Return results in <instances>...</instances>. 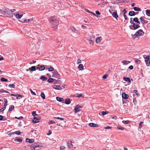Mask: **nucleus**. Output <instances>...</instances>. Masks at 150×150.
<instances>
[{
	"label": "nucleus",
	"mask_w": 150,
	"mask_h": 150,
	"mask_svg": "<svg viewBox=\"0 0 150 150\" xmlns=\"http://www.w3.org/2000/svg\"><path fill=\"white\" fill-rule=\"evenodd\" d=\"M46 69H48L49 71H52L54 70V68L51 67L48 68H46Z\"/></svg>",
	"instance_id": "f704fd0d"
},
{
	"label": "nucleus",
	"mask_w": 150,
	"mask_h": 150,
	"mask_svg": "<svg viewBox=\"0 0 150 150\" xmlns=\"http://www.w3.org/2000/svg\"><path fill=\"white\" fill-rule=\"evenodd\" d=\"M85 11L86 12H88V13H92V14H93V15H94V13H93V12H91L90 11L88 10L87 9H86L85 10Z\"/></svg>",
	"instance_id": "603ef678"
},
{
	"label": "nucleus",
	"mask_w": 150,
	"mask_h": 150,
	"mask_svg": "<svg viewBox=\"0 0 150 150\" xmlns=\"http://www.w3.org/2000/svg\"><path fill=\"white\" fill-rule=\"evenodd\" d=\"M134 21H132V18H130V23L131 24L133 25V24L134 23Z\"/></svg>",
	"instance_id": "5fc2aeb1"
},
{
	"label": "nucleus",
	"mask_w": 150,
	"mask_h": 150,
	"mask_svg": "<svg viewBox=\"0 0 150 150\" xmlns=\"http://www.w3.org/2000/svg\"><path fill=\"white\" fill-rule=\"evenodd\" d=\"M32 114L33 116L34 117H35V116H37L38 115L36 114V112L35 111L32 112Z\"/></svg>",
	"instance_id": "ea45409f"
},
{
	"label": "nucleus",
	"mask_w": 150,
	"mask_h": 150,
	"mask_svg": "<svg viewBox=\"0 0 150 150\" xmlns=\"http://www.w3.org/2000/svg\"><path fill=\"white\" fill-rule=\"evenodd\" d=\"M30 91L32 94L34 95H36V94H35V93L34 92H33L31 89H30Z\"/></svg>",
	"instance_id": "3c124183"
},
{
	"label": "nucleus",
	"mask_w": 150,
	"mask_h": 150,
	"mask_svg": "<svg viewBox=\"0 0 150 150\" xmlns=\"http://www.w3.org/2000/svg\"><path fill=\"white\" fill-rule=\"evenodd\" d=\"M26 142H29V143H33L34 142V139H29L28 138H27L25 140Z\"/></svg>",
	"instance_id": "4468645a"
},
{
	"label": "nucleus",
	"mask_w": 150,
	"mask_h": 150,
	"mask_svg": "<svg viewBox=\"0 0 150 150\" xmlns=\"http://www.w3.org/2000/svg\"><path fill=\"white\" fill-rule=\"evenodd\" d=\"M29 69L31 71H35L36 70V67L32 66L31 67L29 68Z\"/></svg>",
	"instance_id": "b1692460"
},
{
	"label": "nucleus",
	"mask_w": 150,
	"mask_h": 150,
	"mask_svg": "<svg viewBox=\"0 0 150 150\" xmlns=\"http://www.w3.org/2000/svg\"><path fill=\"white\" fill-rule=\"evenodd\" d=\"M16 18L19 19L21 18L23 16L22 15H20L19 14H16L15 16Z\"/></svg>",
	"instance_id": "c756f323"
},
{
	"label": "nucleus",
	"mask_w": 150,
	"mask_h": 150,
	"mask_svg": "<svg viewBox=\"0 0 150 150\" xmlns=\"http://www.w3.org/2000/svg\"><path fill=\"white\" fill-rule=\"evenodd\" d=\"M112 16L115 18L117 20V18L118 17V15L117 14L116 12H114L112 14Z\"/></svg>",
	"instance_id": "dca6fc26"
},
{
	"label": "nucleus",
	"mask_w": 150,
	"mask_h": 150,
	"mask_svg": "<svg viewBox=\"0 0 150 150\" xmlns=\"http://www.w3.org/2000/svg\"><path fill=\"white\" fill-rule=\"evenodd\" d=\"M81 62V60L79 59H78L77 60V64H78Z\"/></svg>",
	"instance_id": "864d4df0"
},
{
	"label": "nucleus",
	"mask_w": 150,
	"mask_h": 150,
	"mask_svg": "<svg viewBox=\"0 0 150 150\" xmlns=\"http://www.w3.org/2000/svg\"><path fill=\"white\" fill-rule=\"evenodd\" d=\"M112 127H109L108 126L105 127V129H111Z\"/></svg>",
	"instance_id": "13d9d810"
},
{
	"label": "nucleus",
	"mask_w": 150,
	"mask_h": 150,
	"mask_svg": "<svg viewBox=\"0 0 150 150\" xmlns=\"http://www.w3.org/2000/svg\"><path fill=\"white\" fill-rule=\"evenodd\" d=\"M145 17H144L141 16L139 18V20L142 23V24L144 25L145 24H146L148 23V21H147L145 20L144 19Z\"/></svg>",
	"instance_id": "423d86ee"
},
{
	"label": "nucleus",
	"mask_w": 150,
	"mask_h": 150,
	"mask_svg": "<svg viewBox=\"0 0 150 150\" xmlns=\"http://www.w3.org/2000/svg\"><path fill=\"white\" fill-rule=\"evenodd\" d=\"M122 122L125 124H127L129 122V121L128 120H123L122 121Z\"/></svg>",
	"instance_id": "a19ab883"
},
{
	"label": "nucleus",
	"mask_w": 150,
	"mask_h": 150,
	"mask_svg": "<svg viewBox=\"0 0 150 150\" xmlns=\"http://www.w3.org/2000/svg\"><path fill=\"white\" fill-rule=\"evenodd\" d=\"M143 122H141L139 124V127H138V128H141L142 127V124L143 123Z\"/></svg>",
	"instance_id": "09e8293b"
},
{
	"label": "nucleus",
	"mask_w": 150,
	"mask_h": 150,
	"mask_svg": "<svg viewBox=\"0 0 150 150\" xmlns=\"http://www.w3.org/2000/svg\"><path fill=\"white\" fill-rule=\"evenodd\" d=\"M129 68L131 69H132L133 68V67L132 65H131L129 67Z\"/></svg>",
	"instance_id": "774afa93"
},
{
	"label": "nucleus",
	"mask_w": 150,
	"mask_h": 150,
	"mask_svg": "<svg viewBox=\"0 0 150 150\" xmlns=\"http://www.w3.org/2000/svg\"><path fill=\"white\" fill-rule=\"evenodd\" d=\"M14 141L16 142H21L22 141V140L21 139L18 138L15 139Z\"/></svg>",
	"instance_id": "58836bf2"
},
{
	"label": "nucleus",
	"mask_w": 150,
	"mask_h": 150,
	"mask_svg": "<svg viewBox=\"0 0 150 150\" xmlns=\"http://www.w3.org/2000/svg\"><path fill=\"white\" fill-rule=\"evenodd\" d=\"M144 58L145 59V63L150 60V57L149 56H144Z\"/></svg>",
	"instance_id": "412c9836"
},
{
	"label": "nucleus",
	"mask_w": 150,
	"mask_h": 150,
	"mask_svg": "<svg viewBox=\"0 0 150 150\" xmlns=\"http://www.w3.org/2000/svg\"><path fill=\"white\" fill-rule=\"evenodd\" d=\"M39 119H37L36 117H34V118L33 120V122L34 123H37L39 122Z\"/></svg>",
	"instance_id": "aec40b11"
},
{
	"label": "nucleus",
	"mask_w": 150,
	"mask_h": 150,
	"mask_svg": "<svg viewBox=\"0 0 150 150\" xmlns=\"http://www.w3.org/2000/svg\"><path fill=\"white\" fill-rule=\"evenodd\" d=\"M102 40V38L101 37L97 38L96 40V43H99Z\"/></svg>",
	"instance_id": "ddd939ff"
},
{
	"label": "nucleus",
	"mask_w": 150,
	"mask_h": 150,
	"mask_svg": "<svg viewBox=\"0 0 150 150\" xmlns=\"http://www.w3.org/2000/svg\"><path fill=\"white\" fill-rule=\"evenodd\" d=\"M133 8L134 10L136 11H141V9L139 8L134 7Z\"/></svg>",
	"instance_id": "cd10ccee"
},
{
	"label": "nucleus",
	"mask_w": 150,
	"mask_h": 150,
	"mask_svg": "<svg viewBox=\"0 0 150 150\" xmlns=\"http://www.w3.org/2000/svg\"><path fill=\"white\" fill-rule=\"evenodd\" d=\"M14 105H10L9 107V108L8 109V111H11L12 110V109H14Z\"/></svg>",
	"instance_id": "c9c22d12"
},
{
	"label": "nucleus",
	"mask_w": 150,
	"mask_h": 150,
	"mask_svg": "<svg viewBox=\"0 0 150 150\" xmlns=\"http://www.w3.org/2000/svg\"><path fill=\"white\" fill-rule=\"evenodd\" d=\"M145 63H146V66H150V60H149L148 61H147Z\"/></svg>",
	"instance_id": "79ce46f5"
},
{
	"label": "nucleus",
	"mask_w": 150,
	"mask_h": 150,
	"mask_svg": "<svg viewBox=\"0 0 150 150\" xmlns=\"http://www.w3.org/2000/svg\"><path fill=\"white\" fill-rule=\"evenodd\" d=\"M4 101H5V103H4V107L0 109V112L3 111L5 109L7 105V102H8L7 100L6 99H5L4 100Z\"/></svg>",
	"instance_id": "0eeeda50"
},
{
	"label": "nucleus",
	"mask_w": 150,
	"mask_h": 150,
	"mask_svg": "<svg viewBox=\"0 0 150 150\" xmlns=\"http://www.w3.org/2000/svg\"><path fill=\"white\" fill-rule=\"evenodd\" d=\"M122 98L125 99H127L129 97L125 93L122 94Z\"/></svg>",
	"instance_id": "6ab92c4d"
},
{
	"label": "nucleus",
	"mask_w": 150,
	"mask_h": 150,
	"mask_svg": "<svg viewBox=\"0 0 150 150\" xmlns=\"http://www.w3.org/2000/svg\"><path fill=\"white\" fill-rule=\"evenodd\" d=\"M100 113L103 116L106 115V114H108L109 112L107 111H102L100 112Z\"/></svg>",
	"instance_id": "c85d7f7f"
},
{
	"label": "nucleus",
	"mask_w": 150,
	"mask_h": 150,
	"mask_svg": "<svg viewBox=\"0 0 150 150\" xmlns=\"http://www.w3.org/2000/svg\"><path fill=\"white\" fill-rule=\"evenodd\" d=\"M132 27L134 28V29L135 30L139 28L140 26L139 25H136L134 23L132 25Z\"/></svg>",
	"instance_id": "2eb2a0df"
},
{
	"label": "nucleus",
	"mask_w": 150,
	"mask_h": 150,
	"mask_svg": "<svg viewBox=\"0 0 150 150\" xmlns=\"http://www.w3.org/2000/svg\"><path fill=\"white\" fill-rule=\"evenodd\" d=\"M54 123V122L52 120L50 121L49 122V125H51V124H53Z\"/></svg>",
	"instance_id": "4d7b16f0"
},
{
	"label": "nucleus",
	"mask_w": 150,
	"mask_h": 150,
	"mask_svg": "<svg viewBox=\"0 0 150 150\" xmlns=\"http://www.w3.org/2000/svg\"><path fill=\"white\" fill-rule=\"evenodd\" d=\"M11 96L17 97V99L18 98V97H20L21 98H22L23 97V96L22 95H20L19 94H11Z\"/></svg>",
	"instance_id": "393cba45"
},
{
	"label": "nucleus",
	"mask_w": 150,
	"mask_h": 150,
	"mask_svg": "<svg viewBox=\"0 0 150 150\" xmlns=\"http://www.w3.org/2000/svg\"><path fill=\"white\" fill-rule=\"evenodd\" d=\"M133 20V21L136 23H137L139 21L138 18L137 17L134 18Z\"/></svg>",
	"instance_id": "a18cd8bd"
},
{
	"label": "nucleus",
	"mask_w": 150,
	"mask_h": 150,
	"mask_svg": "<svg viewBox=\"0 0 150 150\" xmlns=\"http://www.w3.org/2000/svg\"><path fill=\"white\" fill-rule=\"evenodd\" d=\"M123 80L126 81V82H130V79L128 77H124Z\"/></svg>",
	"instance_id": "a878e982"
},
{
	"label": "nucleus",
	"mask_w": 150,
	"mask_h": 150,
	"mask_svg": "<svg viewBox=\"0 0 150 150\" xmlns=\"http://www.w3.org/2000/svg\"><path fill=\"white\" fill-rule=\"evenodd\" d=\"M40 79L43 81H45L47 80V78L44 76H42L40 77Z\"/></svg>",
	"instance_id": "bb28decb"
},
{
	"label": "nucleus",
	"mask_w": 150,
	"mask_h": 150,
	"mask_svg": "<svg viewBox=\"0 0 150 150\" xmlns=\"http://www.w3.org/2000/svg\"><path fill=\"white\" fill-rule=\"evenodd\" d=\"M144 33V32L142 30L140 29L138 30L133 36H132V35L133 38L134 39L135 38H138L139 36L143 35Z\"/></svg>",
	"instance_id": "f03ea898"
},
{
	"label": "nucleus",
	"mask_w": 150,
	"mask_h": 150,
	"mask_svg": "<svg viewBox=\"0 0 150 150\" xmlns=\"http://www.w3.org/2000/svg\"><path fill=\"white\" fill-rule=\"evenodd\" d=\"M81 107L80 106L78 105H77L74 108V111L75 113H77L80 110L79 109L81 108Z\"/></svg>",
	"instance_id": "9d476101"
},
{
	"label": "nucleus",
	"mask_w": 150,
	"mask_h": 150,
	"mask_svg": "<svg viewBox=\"0 0 150 150\" xmlns=\"http://www.w3.org/2000/svg\"><path fill=\"white\" fill-rule=\"evenodd\" d=\"M89 125L91 127H94V123H90L89 124Z\"/></svg>",
	"instance_id": "bf43d9fd"
},
{
	"label": "nucleus",
	"mask_w": 150,
	"mask_h": 150,
	"mask_svg": "<svg viewBox=\"0 0 150 150\" xmlns=\"http://www.w3.org/2000/svg\"><path fill=\"white\" fill-rule=\"evenodd\" d=\"M9 87H11V88H14V87H15V86L14 84H10L9 85Z\"/></svg>",
	"instance_id": "c03bdc74"
},
{
	"label": "nucleus",
	"mask_w": 150,
	"mask_h": 150,
	"mask_svg": "<svg viewBox=\"0 0 150 150\" xmlns=\"http://www.w3.org/2000/svg\"><path fill=\"white\" fill-rule=\"evenodd\" d=\"M73 142L71 141L68 142L67 143V146L68 148H72L73 145L72 144Z\"/></svg>",
	"instance_id": "1a4fd4ad"
},
{
	"label": "nucleus",
	"mask_w": 150,
	"mask_h": 150,
	"mask_svg": "<svg viewBox=\"0 0 150 150\" xmlns=\"http://www.w3.org/2000/svg\"><path fill=\"white\" fill-rule=\"evenodd\" d=\"M129 15L130 16H133L135 15V12L134 11H130L129 12Z\"/></svg>",
	"instance_id": "5701e85b"
},
{
	"label": "nucleus",
	"mask_w": 150,
	"mask_h": 150,
	"mask_svg": "<svg viewBox=\"0 0 150 150\" xmlns=\"http://www.w3.org/2000/svg\"><path fill=\"white\" fill-rule=\"evenodd\" d=\"M65 103L67 104H69L70 103V101L69 99H67L65 100Z\"/></svg>",
	"instance_id": "473e14b6"
},
{
	"label": "nucleus",
	"mask_w": 150,
	"mask_h": 150,
	"mask_svg": "<svg viewBox=\"0 0 150 150\" xmlns=\"http://www.w3.org/2000/svg\"><path fill=\"white\" fill-rule=\"evenodd\" d=\"M60 149L63 150L65 149V147L64 146H60Z\"/></svg>",
	"instance_id": "e2e57ef3"
},
{
	"label": "nucleus",
	"mask_w": 150,
	"mask_h": 150,
	"mask_svg": "<svg viewBox=\"0 0 150 150\" xmlns=\"http://www.w3.org/2000/svg\"><path fill=\"white\" fill-rule=\"evenodd\" d=\"M88 40L90 44L92 45H93V41L92 38L89 39Z\"/></svg>",
	"instance_id": "72a5a7b5"
},
{
	"label": "nucleus",
	"mask_w": 150,
	"mask_h": 150,
	"mask_svg": "<svg viewBox=\"0 0 150 150\" xmlns=\"http://www.w3.org/2000/svg\"><path fill=\"white\" fill-rule=\"evenodd\" d=\"M49 20L50 24L54 28L56 29L59 23L58 18L55 16H52L49 18Z\"/></svg>",
	"instance_id": "f257e3e1"
},
{
	"label": "nucleus",
	"mask_w": 150,
	"mask_h": 150,
	"mask_svg": "<svg viewBox=\"0 0 150 150\" xmlns=\"http://www.w3.org/2000/svg\"><path fill=\"white\" fill-rule=\"evenodd\" d=\"M41 147L40 144L38 143H35L30 146V149L31 150L35 149L37 150Z\"/></svg>",
	"instance_id": "7ed1b4c3"
},
{
	"label": "nucleus",
	"mask_w": 150,
	"mask_h": 150,
	"mask_svg": "<svg viewBox=\"0 0 150 150\" xmlns=\"http://www.w3.org/2000/svg\"><path fill=\"white\" fill-rule=\"evenodd\" d=\"M52 76L53 77L56 78L57 79H60V75L58 73V72L55 70H54Z\"/></svg>",
	"instance_id": "20e7f679"
},
{
	"label": "nucleus",
	"mask_w": 150,
	"mask_h": 150,
	"mask_svg": "<svg viewBox=\"0 0 150 150\" xmlns=\"http://www.w3.org/2000/svg\"><path fill=\"white\" fill-rule=\"evenodd\" d=\"M2 11H3L4 14L10 15V14H9L10 12L9 9L4 7L2 8Z\"/></svg>",
	"instance_id": "39448f33"
},
{
	"label": "nucleus",
	"mask_w": 150,
	"mask_h": 150,
	"mask_svg": "<svg viewBox=\"0 0 150 150\" xmlns=\"http://www.w3.org/2000/svg\"><path fill=\"white\" fill-rule=\"evenodd\" d=\"M1 81H5L6 82L8 81V80L7 79H5L4 78H2L1 79Z\"/></svg>",
	"instance_id": "37998d69"
},
{
	"label": "nucleus",
	"mask_w": 150,
	"mask_h": 150,
	"mask_svg": "<svg viewBox=\"0 0 150 150\" xmlns=\"http://www.w3.org/2000/svg\"><path fill=\"white\" fill-rule=\"evenodd\" d=\"M76 97H81V96H82V94H78L77 96H76Z\"/></svg>",
	"instance_id": "0e129e2a"
},
{
	"label": "nucleus",
	"mask_w": 150,
	"mask_h": 150,
	"mask_svg": "<svg viewBox=\"0 0 150 150\" xmlns=\"http://www.w3.org/2000/svg\"><path fill=\"white\" fill-rule=\"evenodd\" d=\"M15 118L16 119H19V120H20V119H22L23 118V117L22 116H21L20 117H15Z\"/></svg>",
	"instance_id": "052dcab7"
},
{
	"label": "nucleus",
	"mask_w": 150,
	"mask_h": 150,
	"mask_svg": "<svg viewBox=\"0 0 150 150\" xmlns=\"http://www.w3.org/2000/svg\"><path fill=\"white\" fill-rule=\"evenodd\" d=\"M54 81V79L52 78H50L48 79L47 80V82L48 83H50L51 82H52Z\"/></svg>",
	"instance_id": "4c0bfd02"
},
{
	"label": "nucleus",
	"mask_w": 150,
	"mask_h": 150,
	"mask_svg": "<svg viewBox=\"0 0 150 150\" xmlns=\"http://www.w3.org/2000/svg\"><path fill=\"white\" fill-rule=\"evenodd\" d=\"M40 96L43 99H45V95L44 93L43 92H42L40 94Z\"/></svg>",
	"instance_id": "e433bc0d"
},
{
	"label": "nucleus",
	"mask_w": 150,
	"mask_h": 150,
	"mask_svg": "<svg viewBox=\"0 0 150 150\" xmlns=\"http://www.w3.org/2000/svg\"><path fill=\"white\" fill-rule=\"evenodd\" d=\"M54 118L56 119H58V120H63L64 119L63 118H60L59 117H54Z\"/></svg>",
	"instance_id": "49530a36"
},
{
	"label": "nucleus",
	"mask_w": 150,
	"mask_h": 150,
	"mask_svg": "<svg viewBox=\"0 0 150 150\" xmlns=\"http://www.w3.org/2000/svg\"><path fill=\"white\" fill-rule=\"evenodd\" d=\"M130 62V61L128 60H122V63L124 65H126L127 64H128Z\"/></svg>",
	"instance_id": "a211bd4d"
},
{
	"label": "nucleus",
	"mask_w": 150,
	"mask_h": 150,
	"mask_svg": "<svg viewBox=\"0 0 150 150\" xmlns=\"http://www.w3.org/2000/svg\"><path fill=\"white\" fill-rule=\"evenodd\" d=\"M52 134V132L50 130L49 131V132L47 133V134L48 135H50Z\"/></svg>",
	"instance_id": "69168bd1"
},
{
	"label": "nucleus",
	"mask_w": 150,
	"mask_h": 150,
	"mask_svg": "<svg viewBox=\"0 0 150 150\" xmlns=\"http://www.w3.org/2000/svg\"><path fill=\"white\" fill-rule=\"evenodd\" d=\"M71 30L73 32L75 33V34L73 35L74 36L76 37L78 36V34H79V33L77 30H76V29L74 28H71Z\"/></svg>",
	"instance_id": "6e6552de"
},
{
	"label": "nucleus",
	"mask_w": 150,
	"mask_h": 150,
	"mask_svg": "<svg viewBox=\"0 0 150 150\" xmlns=\"http://www.w3.org/2000/svg\"><path fill=\"white\" fill-rule=\"evenodd\" d=\"M95 12H96V14L98 15H100V13L98 11H96Z\"/></svg>",
	"instance_id": "338daca9"
},
{
	"label": "nucleus",
	"mask_w": 150,
	"mask_h": 150,
	"mask_svg": "<svg viewBox=\"0 0 150 150\" xmlns=\"http://www.w3.org/2000/svg\"><path fill=\"white\" fill-rule=\"evenodd\" d=\"M146 14L147 16L150 17V11L149 9L146 10Z\"/></svg>",
	"instance_id": "2f4dec72"
},
{
	"label": "nucleus",
	"mask_w": 150,
	"mask_h": 150,
	"mask_svg": "<svg viewBox=\"0 0 150 150\" xmlns=\"http://www.w3.org/2000/svg\"><path fill=\"white\" fill-rule=\"evenodd\" d=\"M118 129H119L121 130H124V128L122 127H118Z\"/></svg>",
	"instance_id": "8fccbe9b"
},
{
	"label": "nucleus",
	"mask_w": 150,
	"mask_h": 150,
	"mask_svg": "<svg viewBox=\"0 0 150 150\" xmlns=\"http://www.w3.org/2000/svg\"><path fill=\"white\" fill-rule=\"evenodd\" d=\"M135 61L138 64H139L140 63V60L138 59H136Z\"/></svg>",
	"instance_id": "6e6d98bb"
},
{
	"label": "nucleus",
	"mask_w": 150,
	"mask_h": 150,
	"mask_svg": "<svg viewBox=\"0 0 150 150\" xmlns=\"http://www.w3.org/2000/svg\"><path fill=\"white\" fill-rule=\"evenodd\" d=\"M78 69L80 70H82L83 69V64H79L78 67Z\"/></svg>",
	"instance_id": "4be33fe9"
},
{
	"label": "nucleus",
	"mask_w": 150,
	"mask_h": 150,
	"mask_svg": "<svg viewBox=\"0 0 150 150\" xmlns=\"http://www.w3.org/2000/svg\"><path fill=\"white\" fill-rule=\"evenodd\" d=\"M108 77V75L107 74L105 75L103 77V78L104 79H106Z\"/></svg>",
	"instance_id": "680f3d73"
},
{
	"label": "nucleus",
	"mask_w": 150,
	"mask_h": 150,
	"mask_svg": "<svg viewBox=\"0 0 150 150\" xmlns=\"http://www.w3.org/2000/svg\"><path fill=\"white\" fill-rule=\"evenodd\" d=\"M52 87L53 88L57 90H61L62 89V88L60 87V86H59L53 85Z\"/></svg>",
	"instance_id": "f8f14e48"
},
{
	"label": "nucleus",
	"mask_w": 150,
	"mask_h": 150,
	"mask_svg": "<svg viewBox=\"0 0 150 150\" xmlns=\"http://www.w3.org/2000/svg\"><path fill=\"white\" fill-rule=\"evenodd\" d=\"M56 100L59 102H62L64 100V99L63 98H60L58 97H56Z\"/></svg>",
	"instance_id": "7c9ffc66"
},
{
	"label": "nucleus",
	"mask_w": 150,
	"mask_h": 150,
	"mask_svg": "<svg viewBox=\"0 0 150 150\" xmlns=\"http://www.w3.org/2000/svg\"><path fill=\"white\" fill-rule=\"evenodd\" d=\"M38 66H39L40 65H38ZM37 69H38L39 71H42L44 70L45 69V67L44 65H40L39 67H37Z\"/></svg>",
	"instance_id": "9b49d317"
},
{
	"label": "nucleus",
	"mask_w": 150,
	"mask_h": 150,
	"mask_svg": "<svg viewBox=\"0 0 150 150\" xmlns=\"http://www.w3.org/2000/svg\"><path fill=\"white\" fill-rule=\"evenodd\" d=\"M14 133L17 135H19L20 134L21 132L19 131H18L14 132Z\"/></svg>",
	"instance_id": "de8ad7c7"
},
{
	"label": "nucleus",
	"mask_w": 150,
	"mask_h": 150,
	"mask_svg": "<svg viewBox=\"0 0 150 150\" xmlns=\"http://www.w3.org/2000/svg\"><path fill=\"white\" fill-rule=\"evenodd\" d=\"M127 11L125 9H123L122 11V13L123 14V16L125 18V20H127V17L126 16L125 13H126Z\"/></svg>",
	"instance_id": "f3484780"
}]
</instances>
